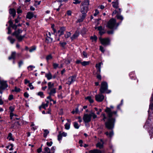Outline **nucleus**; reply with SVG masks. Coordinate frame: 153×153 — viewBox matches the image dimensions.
<instances>
[{"label":"nucleus","mask_w":153,"mask_h":153,"mask_svg":"<svg viewBox=\"0 0 153 153\" xmlns=\"http://www.w3.org/2000/svg\"><path fill=\"white\" fill-rule=\"evenodd\" d=\"M16 54V53L15 52H13L12 53L11 56L9 57L8 59L9 60H10L11 59H15Z\"/></svg>","instance_id":"obj_17"},{"label":"nucleus","mask_w":153,"mask_h":153,"mask_svg":"<svg viewBox=\"0 0 153 153\" xmlns=\"http://www.w3.org/2000/svg\"><path fill=\"white\" fill-rule=\"evenodd\" d=\"M89 2L88 0H85L82 2L80 6V12L82 15L81 18L78 19V22H82L86 16V13L88 10Z\"/></svg>","instance_id":"obj_2"},{"label":"nucleus","mask_w":153,"mask_h":153,"mask_svg":"<svg viewBox=\"0 0 153 153\" xmlns=\"http://www.w3.org/2000/svg\"><path fill=\"white\" fill-rule=\"evenodd\" d=\"M8 39L10 41V43L12 44H13L15 41L14 39H13L10 36H9L8 37Z\"/></svg>","instance_id":"obj_25"},{"label":"nucleus","mask_w":153,"mask_h":153,"mask_svg":"<svg viewBox=\"0 0 153 153\" xmlns=\"http://www.w3.org/2000/svg\"><path fill=\"white\" fill-rule=\"evenodd\" d=\"M116 25V20L114 19H112L108 22L107 26L110 29H113L115 28Z\"/></svg>","instance_id":"obj_6"},{"label":"nucleus","mask_w":153,"mask_h":153,"mask_svg":"<svg viewBox=\"0 0 153 153\" xmlns=\"http://www.w3.org/2000/svg\"><path fill=\"white\" fill-rule=\"evenodd\" d=\"M113 108V106H111L110 108L107 107L105 110L109 118L107 122L105 123L106 127L108 129H112L114 128L115 119L113 117L117 116V111H112L111 109Z\"/></svg>","instance_id":"obj_1"},{"label":"nucleus","mask_w":153,"mask_h":153,"mask_svg":"<svg viewBox=\"0 0 153 153\" xmlns=\"http://www.w3.org/2000/svg\"><path fill=\"white\" fill-rule=\"evenodd\" d=\"M74 128L76 129H78L80 126L79 125L78 123L76 122H74Z\"/></svg>","instance_id":"obj_28"},{"label":"nucleus","mask_w":153,"mask_h":153,"mask_svg":"<svg viewBox=\"0 0 153 153\" xmlns=\"http://www.w3.org/2000/svg\"><path fill=\"white\" fill-rule=\"evenodd\" d=\"M83 55L85 57L87 58V54L85 51L83 52Z\"/></svg>","instance_id":"obj_55"},{"label":"nucleus","mask_w":153,"mask_h":153,"mask_svg":"<svg viewBox=\"0 0 153 153\" xmlns=\"http://www.w3.org/2000/svg\"><path fill=\"white\" fill-rule=\"evenodd\" d=\"M55 150V148L54 147H52L50 150V152H48V153H53Z\"/></svg>","instance_id":"obj_43"},{"label":"nucleus","mask_w":153,"mask_h":153,"mask_svg":"<svg viewBox=\"0 0 153 153\" xmlns=\"http://www.w3.org/2000/svg\"><path fill=\"white\" fill-rule=\"evenodd\" d=\"M114 135L113 132V131H111L109 133V136L110 137H111Z\"/></svg>","instance_id":"obj_51"},{"label":"nucleus","mask_w":153,"mask_h":153,"mask_svg":"<svg viewBox=\"0 0 153 153\" xmlns=\"http://www.w3.org/2000/svg\"><path fill=\"white\" fill-rule=\"evenodd\" d=\"M72 13V12L70 10H68L67 11V14L68 16H71Z\"/></svg>","instance_id":"obj_47"},{"label":"nucleus","mask_w":153,"mask_h":153,"mask_svg":"<svg viewBox=\"0 0 153 153\" xmlns=\"http://www.w3.org/2000/svg\"><path fill=\"white\" fill-rule=\"evenodd\" d=\"M101 43L104 45H107L109 44L110 40L108 38L102 39L101 38H99Z\"/></svg>","instance_id":"obj_10"},{"label":"nucleus","mask_w":153,"mask_h":153,"mask_svg":"<svg viewBox=\"0 0 153 153\" xmlns=\"http://www.w3.org/2000/svg\"><path fill=\"white\" fill-rule=\"evenodd\" d=\"M35 68V67L32 66V65H30L29 66H28L27 68L28 69L29 71H31L33 70V68Z\"/></svg>","instance_id":"obj_37"},{"label":"nucleus","mask_w":153,"mask_h":153,"mask_svg":"<svg viewBox=\"0 0 153 153\" xmlns=\"http://www.w3.org/2000/svg\"><path fill=\"white\" fill-rule=\"evenodd\" d=\"M85 99L86 100H88L89 102L91 103H93L94 102V100L93 99L90 97H88L86 98H85Z\"/></svg>","instance_id":"obj_26"},{"label":"nucleus","mask_w":153,"mask_h":153,"mask_svg":"<svg viewBox=\"0 0 153 153\" xmlns=\"http://www.w3.org/2000/svg\"><path fill=\"white\" fill-rule=\"evenodd\" d=\"M91 117H92L94 119L97 117V116L94 113L91 112L89 114H85L83 117V119L85 123H87L91 121Z\"/></svg>","instance_id":"obj_3"},{"label":"nucleus","mask_w":153,"mask_h":153,"mask_svg":"<svg viewBox=\"0 0 153 153\" xmlns=\"http://www.w3.org/2000/svg\"><path fill=\"white\" fill-rule=\"evenodd\" d=\"M102 64V62H100L99 64H96V67L97 68H101V64Z\"/></svg>","instance_id":"obj_32"},{"label":"nucleus","mask_w":153,"mask_h":153,"mask_svg":"<svg viewBox=\"0 0 153 153\" xmlns=\"http://www.w3.org/2000/svg\"><path fill=\"white\" fill-rule=\"evenodd\" d=\"M48 102H47V103L46 104L42 103V105L39 106V109L40 110L42 108H43L45 109L47 107Z\"/></svg>","instance_id":"obj_18"},{"label":"nucleus","mask_w":153,"mask_h":153,"mask_svg":"<svg viewBox=\"0 0 153 153\" xmlns=\"http://www.w3.org/2000/svg\"><path fill=\"white\" fill-rule=\"evenodd\" d=\"M25 81V84H27V83H30V81L29 80H28L27 79H25L24 80Z\"/></svg>","instance_id":"obj_56"},{"label":"nucleus","mask_w":153,"mask_h":153,"mask_svg":"<svg viewBox=\"0 0 153 153\" xmlns=\"http://www.w3.org/2000/svg\"><path fill=\"white\" fill-rule=\"evenodd\" d=\"M9 23L10 24V27L13 25V22L11 20H10L9 21Z\"/></svg>","instance_id":"obj_62"},{"label":"nucleus","mask_w":153,"mask_h":153,"mask_svg":"<svg viewBox=\"0 0 153 153\" xmlns=\"http://www.w3.org/2000/svg\"><path fill=\"white\" fill-rule=\"evenodd\" d=\"M74 1L73 2V3L75 4H79L80 3V1H79L78 0H73Z\"/></svg>","instance_id":"obj_42"},{"label":"nucleus","mask_w":153,"mask_h":153,"mask_svg":"<svg viewBox=\"0 0 153 153\" xmlns=\"http://www.w3.org/2000/svg\"><path fill=\"white\" fill-rule=\"evenodd\" d=\"M95 29H97L99 31V33L100 35H102L103 34L105 33L104 28H103L101 26H100L98 27H95Z\"/></svg>","instance_id":"obj_11"},{"label":"nucleus","mask_w":153,"mask_h":153,"mask_svg":"<svg viewBox=\"0 0 153 153\" xmlns=\"http://www.w3.org/2000/svg\"><path fill=\"white\" fill-rule=\"evenodd\" d=\"M8 87L7 81L4 80H0V93H2V90H4Z\"/></svg>","instance_id":"obj_5"},{"label":"nucleus","mask_w":153,"mask_h":153,"mask_svg":"<svg viewBox=\"0 0 153 153\" xmlns=\"http://www.w3.org/2000/svg\"><path fill=\"white\" fill-rule=\"evenodd\" d=\"M37 94L38 95L40 96L41 97H44L43 92H39Z\"/></svg>","instance_id":"obj_38"},{"label":"nucleus","mask_w":153,"mask_h":153,"mask_svg":"<svg viewBox=\"0 0 153 153\" xmlns=\"http://www.w3.org/2000/svg\"><path fill=\"white\" fill-rule=\"evenodd\" d=\"M91 39L92 40V42H96L97 39V37L95 35L92 36L91 37Z\"/></svg>","instance_id":"obj_24"},{"label":"nucleus","mask_w":153,"mask_h":153,"mask_svg":"<svg viewBox=\"0 0 153 153\" xmlns=\"http://www.w3.org/2000/svg\"><path fill=\"white\" fill-rule=\"evenodd\" d=\"M65 128L67 130L69 129L70 128V123H66L65 125Z\"/></svg>","instance_id":"obj_29"},{"label":"nucleus","mask_w":153,"mask_h":153,"mask_svg":"<svg viewBox=\"0 0 153 153\" xmlns=\"http://www.w3.org/2000/svg\"><path fill=\"white\" fill-rule=\"evenodd\" d=\"M33 13L32 12H29L27 14L26 17L27 18L29 19H31L33 17Z\"/></svg>","instance_id":"obj_15"},{"label":"nucleus","mask_w":153,"mask_h":153,"mask_svg":"<svg viewBox=\"0 0 153 153\" xmlns=\"http://www.w3.org/2000/svg\"><path fill=\"white\" fill-rule=\"evenodd\" d=\"M99 13L98 10L96 9L95 10V13L94 14V16H97V15Z\"/></svg>","instance_id":"obj_53"},{"label":"nucleus","mask_w":153,"mask_h":153,"mask_svg":"<svg viewBox=\"0 0 153 153\" xmlns=\"http://www.w3.org/2000/svg\"><path fill=\"white\" fill-rule=\"evenodd\" d=\"M89 64V62L88 61H84L81 62V64L84 66L88 65Z\"/></svg>","instance_id":"obj_27"},{"label":"nucleus","mask_w":153,"mask_h":153,"mask_svg":"<svg viewBox=\"0 0 153 153\" xmlns=\"http://www.w3.org/2000/svg\"><path fill=\"white\" fill-rule=\"evenodd\" d=\"M54 25H52L51 26V28H52L54 32H56V30L54 28Z\"/></svg>","instance_id":"obj_61"},{"label":"nucleus","mask_w":153,"mask_h":153,"mask_svg":"<svg viewBox=\"0 0 153 153\" xmlns=\"http://www.w3.org/2000/svg\"><path fill=\"white\" fill-rule=\"evenodd\" d=\"M71 35V33L69 32H67L65 35V37L66 38L69 37Z\"/></svg>","instance_id":"obj_23"},{"label":"nucleus","mask_w":153,"mask_h":153,"mask_svg":"<svg viewBox=\"0 0 153 153\" xmlns=\"http://www.w3.org/2000/svg\"><path fill=\"white\" fill-rule=\"evenodd\" d=\"M10 27H8V32L7 33L8 34H10L11 32V30H10Z\"/></svg>","instance_id":"obj_60"},{"label":"nucleus","mask_w":153,"mask_h":153,"mask_svg":"<svg viewBox=\"0 0 153 153\" xmlns=\"http://www.w3.org/2000/svg\"><path fill=\"white\" fill-rule=\"evenodd\" d=\"M15 109L14 106H10L9 107V109L10 112H13Z\"/></svg>","instance_id":"obj_33"},{"label":"nucleus","mask_w":153,"mask_h":153,"mask_svg":"<svg viewBox=\"0 0 153 153\" xmlns=\"http://www.w3.org/2000/svg\"><path fill=\"white\" fill-rule=\"evenodd\" d=\"M49 100L50 102H52L53 103V104H54L56 103V102L55 101L53 100L52 99H51L50 98L48 97V101H49Z\"/></svg>","instance_id":"obj_58"},{"label":"nucleus","mask_w":153,"mask_h":153,"mask_svg":"<svg viewBox=\"0 0 153 153\" xmlns=\"http://www.w3.org/2000/svg\"><path fill=\"white\" fill-rule=\"evenodd\" d=\"M13 96L12 95H11L9 96V100H11L13 99Z\"/></svg>","instance_id":"obj_64"},{"label":"nucleus","mask_w":153,"mask_h":153,"mask_svg":"<svg viewBox=\"0 0 153 153\" xmlns=\"http://www.w3.org/2000/svg\"><path fill=\"white\" fill-rule=\"evenodd\" d=\"M9 13L12 14L13 17H14L16 15V11L13 9H10V10Z\"/></svg>","instance_id":"obj_16"},{"label":"nucleus","mask_w":153,"mask_h":153,"mask_svg":"<svg viewBox=\"0 0 153 153\" xmlns=\"http://www.w3.org/2000/svg\"><path fill=\"white\" fill-rule=\"evenodd\" d=\"M36 49V47L35 46L32 47L29 50V51L32 52Z\"/></svg>","instance_id":"obj_36"},{"label":"nucleus","mask_w":153,"mask_h":153,"mask_svg":"<svg viewBox=\"0 0 153 153\" xmlns=\"http://www.w3.org/2000/svg\"><path fill=\"white\" fill-rule=\"evenodd\" d=\"M65 30V27H61L59 30L58 31V32L59 34V36H60L64 34V32Z\"/></svg>","instance_id":"obj_12"},{"label":"nucleus","mask_w":153,"mask_h":153,"mask_svg":"<svg viewBox=\"0 0 153 153\" xmlns=\"http://www.w3.org/2000/svg\"><path fill=\"white\" fill-rule=\"evenodd\" d=\"M44 132H45V133L44 134V137H46L48 134L47 130H44Z\"/></svg>","instance_id":"obj_39"},{"label":"nucleus","mask_w":153,"mask_h":153,"mask_svg":"<svg viewBox=\"0 0 153 153\" xmlns=\"http://www.w3.org/2000/svg\"><path fill=\"white\" fill-rule=\"evenodd\" d=\"M43 153H48V148L47 147H45L44 148V151L42 152Z\"/></svg>","instance_id":"obj_41"},{"label":"nucleus","mask_w":153,"mask_h":153,"mask_svg":"<svg viewBox=\"0 0 153 153\" xmlns=\"http://www.w3.org/2000/svg\"><path fill=\"white\" fill-rule=\"evenodd\" d=\"M113 7L115 8H117L118 7L119 3L117 1L112 2Z\"/></svg>","instance_id":"obj_19"},{"label":"nucleus","mask_w":153,"mask_h":153,"mask_svg":"<svg viewBox=\"0 0 153 153\" xmlns=\"http://www.w3.org/2000/svg\"><path fill=\"white\" fill-rule=\"evenodd\" d=\"M24 96L25 97L28 98L29 97V94L27 92H25L24 93Z\"/></svg>","instance_id":"obj_54"},{"label":"nucleus","mask_w":153,"mask_h":153,"mask_svg":"<svg viewBox=\"0 0 153 153\" xmlns=\"http://www.w3.org/2000/svg\"><path fill=\"white\" fill-rule=\"evenodd\" d=\"M79 35V31H76L75 33L73 34L72 36L71 37V39L72 40H73L77 38Z\"/></svg>","instance_id":"obj_14"},{"label":"nucleus","mask_w":153,"mask_h":153,"mask_svg":"<svg viewBox=\"0 0 153 153\" xmlns=\"http://www.w3.org/2000/svg\"><path fill=\"white\" fill-rule=\"evenodd\" d=\"M76 78V76L75 75L69 77L68 79V82L66 84L70 85L72 84L74 81H75Z\"/></svg>","instance_id":"obj_8"},{"label":"nucleus","mask_w":153,"mask_h":153,"mask_svg":"<svg viewBox=\"0 0 153 153\" xmlns=\"http://www.w3.org/2000/svg\"><path fill=\"white\" fill-rule=\"evenodd\" d=\"M53 76L50 73H48V79H50L52 78Z\"/></svg>","instance_id":"obj_52"},{"label":"nucleus","mask_w":153,"mask_h":153,"mask_svg":"<svg viewBox=\"0 0 153 153\" xmlns=\"http://www.w3.org/2000/svg\"><path fill=\"white\" fill-rule=\"evenodd\" d=\"M22 32V30L21 29H18L17 30L15 31L12 34L13 35L15 36L16 38L19 41H21L25 36V35H24L22 36L19 35Z\"/></svg>","instance_id":"obj_4"},{"label":"nucleus","mask_w":153,"mask_h":153,"mask_svg":"<svg viewBox=\"0 0 153 153\" xmlns=\"http://www.w3.org/2000/svg\"><path fill=\"white\" fill-rule=\"evenodd\" d=\"M19 67H20L23 64V61H20L19 62Z\"/></svg>","instance_id":"obj_49"},{"label":"nucleus","mask_w":153,"mask_h":153,"mask_svg":"<svg viewBox=\"0 0 153 153\" xmlns=\"http://www.w3.org/2000/svg\"><path fill=\"white\" fill-rule=\"evenodd\" d=\"M20 88H17L16 87H15V89L14 90H12L13 91H15L16 92H19L20 91Z\"/></svg>","instance_id":"obj_35"},{"label":"nucleus","mask_w":153,"mask_h":153,"mask_svg":"<svg viewBox=\"0 0 153 153\" xmlns=\"http://www.w3.org/2000/svg\"><path fill=\"white\" fill-rule=\"evenodd\" d=\"M18 26L16 25H12L10 27H12L15 30L16 29L17 27Z\"/></svg>","instance_id":"obj_46"},{"label":"nucleus","mask_w":153,"mask_h":153,"mask_svg":"<svg viewBox=\"0 0 153 153\" xmlns=\"http://www.w3.org/2000/svg\"><path fill=\"white\" fill-rule=\"evenodd\" d=\"M54 87L53 83H52L51 82H48V88H51L53 87Z\"/></svg>","instance_id":"obj_34"},{"label":"nucleus","mask_w":153,"mask_h":153,"mask_svg":"<svg viewBox=\"0 0 153 153\" xmlns=\"http://www.w3.org/2000/svg\"><path fill=\"white\" fill-rule=\"evenodd\" d=\"M28 86L30 87V89L31 90L33 89L34 88V87L33 86L31 83H29L28 85Z\"/></svg>","instance_id":"obj_45"},{"label":"nucleus","mask_w":153,"mask_h":153,"mask_svg":"<svg viewBox=\"0 0 153 153\" xmlns=\"http://www.w3.org/2000/svg\"><path fill=\"white\" fill-rule=\"evenodd\" d=\"M103 141L101 140L100 142L96 144L97 147L101 149L103 147Z\"/></svg>","instance_id":"obj_13"},{"label":"nucleus","mask_w":153,"mask_h":153,"mask_svg":"<svg viewBox=\"0 0 153 153\" xmlns=\"http://www.w3.org/2000/svg\"><path fill=\"white\" fill-rule=\"evenodd\" d=\"M101 93L95 95V99L97 102H101L104 100V96Z\"/></svg>","instance_id":"obj_9"},{"label":"nucleus","mask_w":153,"mask_h":153,"mask_svg":"<svg viewBox=\"0 0 153 153\" xmlns=\"http://www.w3.org/2000/svg\"><path fill=\"white\" fill-rule=\"evenodd\" d=\"M62 134H61V133L59 134L58 135V139L59 141H60V140H61L62 138Z\"/></svg>","instance_id":"obj_44"},{"label":"nucleus","mask_w":153,"mask_h":153,"mask_svg":"<svg viewBox=\"0 0 153 153\" xmlns=\"http://www.w3.org/2000/svg\"><path fill=\"white\" fill-rule=\"evenodd\" d=\"M56 88H54L51 89L50 90V96L53 95V94H55L56 92Z\"/></svg>","instance_id":"obj_21"},{"label":"nucleus","mask_w":153,"mask_h":153,"mask_svg":"<svg viewBox=\"0 0 153 153\" xmlns=\"http://www.w3.org/2000/svg\"><path fill=\"white\" fill-rule=\"evenodd\" d=\"M22 12V11L21 9V7H19L17 10V13H20Z\"/></svg>","instance_id":"obj_48"},{"label":"nucleus","mask_w":153,"mask_h":153,"mask_svg":"<svg viewBox=\"0 0 153 153\" xmlns=\"http://www.w3.org/2000/svg\"><path fill=\"white\" fill-rule=\"evenodd\" d=\"M60 44L61 46H62V47H64L66 45V43L65 42H60Z\"/></svg>","instance_id":"obj_59"},{"label":"nucleus","mask_w":153,"mask_h":153,"mask_svg":"<svg viewBox=\"0 0 153 153\" xmlns=\"http://www.w3.org/2000/svg\"><path fill=\"white\" fill-rule=\"evenodd\" d=\"M13 144H11L10 145L6 146V148L7 149H9L10 150H12L13 149Z\"/></svg>","instance_id":"obj_22"},{"label":"nucleus","mask_w":153,"mask_h":153,"mask_svg":"<svg viewBox=\"0 0 153 153\" xmlns=\"http://www.w3.org/2000/svg\"><path fill=\"white\" fill-rule=\"evenodd\" d=\"M10 118H11V119H12V117L14 116V114L13 113V112H10Z\"/></svg>","instance_id":"obj_63"},{"label":"nucleus","mask_w":153,"mask_h":153,"mask_svg":"<svg viewBox=\"0 0 153 153\" xmlns=\"http://www.w3.org/2000/svg\"><path fill=\"white\" fill-rule=\"evenodd\" d=\"M53 66L54 68L56 69L57 68H58L59 65L57 64L56 63H53Z\"/></svg>","instance_id":"obj_40"},{"label":"nucleus","mask_w":153,"mask_h":153,"mask_svg":"<svg viewBox=\"0 0 153 153\" xmlns=\"http://www.w3.org/2000/svg\"><path fill=\"white\" fill-rule=\"evenodd\" d=\"M89 152L90 153H102V152L100 150L97 149L91 150Z\"/></svg>","instance_id":"obj_20"},{"label":"nucleus","mask_w":153,"mask_h":153,"mask_svg":"<svg viewBox=\"0 0 153 153\" xmlns=\"http://www.w3.org/2000/svg\"><path fill=\"white\" fill-rule=\"evenodd\" d=\"M8 138L9 140H14V139L12 138V134L11 133L9 134Z\"/></svg>","instance_id":"obj_30"},{"label":"nucleus","mask_w":153,"mask_h":153,"mask_svg":"<svg viewBox=\"0 0 153 153\" xmlns=\"http://www.w3.org/2000/svg\"><path fill=\"white\" fill-rule=\"evenodd\" d=\"M100 49L102 53H104L105 51L103 48L102 46H100Z\"/></svg>","instance_id":"obj_50"},{"label":"nucleus","mask_w":153,"mask_h":153,"mask_svg":"<svg viewBox=\"0 0 153 153\" xmlns=\"http://www.w3.org/2000/svg\"><path fill=\"white\" fill-rule=\"evenodd\" d=\"M61 134L63 137H66L67 135V133L65 132H62Z\"/></svg>","instance_id":"obj_57"},{"label":"nucleus","mask_w":153,"mask_h":153,"mask_svg":"<svg viewBox=\"0 0 153 153\" xmlns=\"http://www.w3.org/2000/svg\"><path fill=\"white\" fill-rule=\"evenodd\" d=\"M116 16H117V18L118 19L121 20L122 21L123 20V17L121 15L118 14Z\"/></svg>","instance_id":"obj_31"},{"label":"nucleus","mask_w":153,"mask_h":153,"mask_svg":"<svg viewBox=\"0 0 153 153\" xmlns=\"http://www.w3.org/2000/svg\"><path fill=\"white\" fill-rule=\"evenodd\" d=\"M108 85L107 83L105 82H103L101 83V86L100 89V91L101 93H103L107 89Z\"/></svg>","instance_id":"obj_7"}]
</instances>
